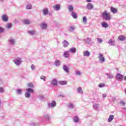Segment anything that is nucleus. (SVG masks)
Here are the masks:
<instances>
[{
  "mask_svg": "<svg viewBox=\"0 0 126 126\" xmlns=\"http://www.w3.org/2000/svg\"><path fill=\"white\" fill-rule=\"evenodd\" d=\"M102 17L103 19L108 21L109 20H111V16L110 15V13H108L107 10L104 11L101 13Z\"/></svg>",
  "mask_w": 126,
  "mask_h": 126,
  "instance_id": "obj_1",
  "label": "nucleus"
},
{
  "mask_svg": "<svg viewBox=\"0 0 126 126\" xmlns=\"http://www.w3.org/2000/svg\"><path fill=\"white\" fill-rule=\"evenodd\" d=\"M40 27L42 30H46L48 28V24L46 22H42L40 24Z\"/></svg>",
  "mask_w": 126,
  "mask_h": 126,
  "instance_id": "obj_2",
  "label": "nucleus"
},
{
  "mask_svg": "<svg viewBox=\"0 0 126 126\" xmlns=\"http://www.w3.org/2000/svg\"><path fill=\"white\" fill-rule=\"evenodd\" d=\"M8 42L9 45H11V46H14V45H15V40L12 37L9 38Z\"/></svg>",
  "mask_w": 126,
  "mask_h": 126,
  "instance_id": "obj_3",
  "label": "nucleus"
},
{
  "mask_svg": "<svg viewBox=\"0 0 126 126\" xmlns=\"http://www.w3.org/2000/svg\"><path fill=\"white\" fill-rule=\"evenodd\" d=\"M98 58L102 63L106 61V60L105 59V58L104 57V55H103V54H99Z\"/></svg>",
  "mask_w": 126,
  "mask_h": 126,
  "instance_id": "obj_4",
  "label": "nucleus"
},
{
  "mask_svg": "<svg viewBox=\"0 0 126 126\" xmlns=\"http://www.w3.org/2000/svg\"><path fill=\"white\" fill-rule=\"evenodd\" d=\"M1 19L4 22H7L8 21V17L6 14H3L1 16Z\"/></svg>",
  "mask_w": 126,
  "mask_h": 126,
  "instance_id": "obj_5",
  "label": "nucleus"
},
{
  "mask_svg": "<svg viewBox=\"0 0 126 126\" xmlns=\"http://www.w3.org/2000/svg\"><path fill=\"white\" fill-rule=\"evenodd\" d=\"M22 58L18 57L16 58V65L19 66L22 63Z\"/></svg>",
  "mask_w": 126,
  "mask_h": 126,
  "instance_id": "obj_6",
  "label": "nucleus"
},
{
  "mask_svg": "<svg viewBox=\"0 0 126 126\" xmlns=\"http://www.w3.org/2000/svg\"><path fill=\"white\" fill-rule=\"evenodd\" d=\"M56 105H57V103H56V101H55V100H53L51 103L48 104V108H55Z\"/></svg>",
  "mask_w": 126,
  "mask_h": 126,
  "instance_id": "obj_7",
  "label": "nucleus"
},
{
  "mask_svg": "<svg viewBox=\"0 0 126 126\" xmlns=\"http://www.w3.org/2000/svg\"><path fill=\"white\" fill-rule=\"evenodd\" d=\"M53 8L54 10L58 11V10H60V9H61V5H60L59 4L55 5L53 6Z\"/></svg>",
  "mask_w": 126,
  "mask_h": 126,
  "instance_id": "obj_8",
  "label": "nucleus"
},
{
  "mask_svg": "<svg viewBox=\"0 0 126 126\" xmlns=\"http://www.w3.org/2000/svg\"><path fill=\"white\" fill-rule=\"evenodd\" d=\"M124 77V76H123L122 74L119 73L116 76V78L119 81H122L123 80V78Z\"/></svg>",
  "mask_w": 126,
  "mask_h": 126,
  "instance_id": "obj_9",
  "label": "nucleus"
},
{
  "mask_svg": "<svg viewBox=\"0 0 126 126\" xmlns=\"http://www.w3.org/2000/svg\"><path fill=\"white\" fill-rule=\"evenodd\" d=\"M63 69L66 73H69V68L66 65H63Z\"/></svg>",
  "mask_w": 126,
  "mask_h": 126,
  "instance_id": "obj_10",
  "label": "nucleus"
},
{
  "mask_svg": "<svg viewBox=\"0 0 126 126\" xmlns=\"http://www.w3.org/2000/svg\"><path fill=\"white\" fill-rule=\"evenodd\" d=\"M94 7V6L91 3H89L87 5V8L89 10H91L93 9Z\"/></svg>",
  "mask_w": 126,
  "mask_h": 126,
  "instance_id": "obj_11",
  "label": "nucleus"
},
{
  "mask_svg": "<svg viewBox=\"0 0 126 126\" xmlns=\"http://www.w3.org/2000/svg\"><path fill=\"white\" fill-rule=\"evenodd\" d=\"M51 85H52L53 86H57L58 85V81L56 79H53L51 81Z\"/></svg>",
  "mask_w": 126,
  "mask_h": 126,
  "instance_id": "obj_12",
  "label": "nucleus"
},
{
  "mask_svg": "<svg viewBox=\"0 0 126 126\" xmlns=\"http://www.w3.org/2000/svg\"><path fill=\"white\" fill-rule=\"evenodd\" d=\"M84 57H89L90 56V52L85 50L83 53Z\"/></svg>",
  "mask_w": 126,
  "mask_h": 126,
  "instance_id": "obj_13",
  "label": "nucleus"
},
{
  "mask_svg": "<svg viewBox=\"0 0 126 126\" xmlns=\"http://www.w3.org/2000/svg\"><path fill=\"white\" fill-rule=\"evenodd\" d=\"M69 52L72 53V54H75L76 53V48L75 47H72L70 48Z\"/></svg>",
  "mask_w": 126,
  "mask_h": 126,
  "instance_id": "obj_14",
  "label": "nucleus"
},
{
  "mask_svg": "<svg viewBox=\"0 0 126 126\" xmlns=\"http://www.w3.org/2000/svg\"><path fill=\"white\" fill-rule=\"evenodd\" d=\"M63 57L65 58H69V51H65L63 53Z\"/></svg>",
  "mask_w": 126,
  "mask_h": 126,
  "instance_id": "obj_15",
  "label": "nucleus"
},
{
  "mask_svg": "<svg viewBox=\"0 0 126 126\" xmlns=\"http://www.w3.org/2000/svg\"><path fill=\"white\" fill-rule=\"evenodd\" d=\"M42 13L44 16L48 15V13H49V10L48 8L43 9Z\"/></svg>",
  "mask_w": 126,
  "mask_h": 126,
  "instance_id": "obj_16",
  "label": "nucleus"
},
{
  "mask_svg": "<svg viewBox=\"0 0 126 126\" xmlns=\"http://www.w3.org/2000/svg\"><path fill=\"white\" fill-rule=\"evenodd\" d=\"M84 41L86 43V44H88L89 45L91 44L92 40L91 38L88 37L87 39H84Z\"/></svg>",
  "mask_w": 126,
  "mask_h": 126,
  "instance_id": "obj_17",
  "label": "nucleus"
},
{
  "mask_svg": "<svg viewBox=\"0 0 126 126\" xmlns=\"http://www.w3.org/2000/svg\"><path fill=\"white\" fill-rule=\"evenodd\" d=\"M54 64L57 67L60 66L61 65V62L59 60H56L54 63Z\"/></svg>",
  "mask_w": 126,
  "mask_h": 126,
  "instance_id": "obj_18",
  "label": "nucleus"
},
{
  "mask_svg": "<svg viewBox=\"0 0 126 126\" xmlns=\"http://www.w3.org/2000/svg\"><path fill=\"white\" fill-rule=\"evenodd\" d=\"M63 46L64 48H66L67 47H68V45H69V43L66 40H64L63 42Z\"/></svg>",
  "mask_w": 126,
  "mask_h": 126,
  "instance_id": "obj_19",
  "label": "nucleus"
},
{
  "mask_svg": "<svg viewBox=\"0 0 126 126\" xmlns=\"http://www.w3.org/2000/svg\"><path fill=\"white\" fill-rule=\"evenodd\" d=\"M118 39L120 41H125L126 39V37L125 36V35H121L118 37Z\"/></svg>",
  "mask_w": 126,
  "mask_h": 126,
  "instance_id": "obj_20",
  "label": "nucleus"
},
{
  "mask_svg": "<svg viewBox=\"0 0 126 126\" xmlns=\"http://www.w3.org/2000/svg\"><path fill=\"white\" fill-rule=\"evenodd\" d=\"M111 11L112 13H117V12H118V8H115L114 7H111Z\"/></svg>",
  "mask_w": 126,
  "mask_h": 126,
  "instance_id": "obj_21",
  "label": "nucleus"
},
{
  "mask_svg": "<svg viewBox=\"0 0 126 126\" xmlns=\"http://www.w3.org/2000/svg\"><path fill=\"white\" fill-rule=\"evenodd\" d=\"M93 108L95 111H99V104H94L93 105Z\"/></svg>",
  "mask_w": 126,
  "mask_h": 126,
  "instance_id": "obj_22",
  "label": "nucleus"
},
{
  "mask_svg": "<svg viewBox=\"0 0 126 126\" xmlns=\"http://www.w3.org/2000/svg\"><path fill=\"white\" fill-rule=\"evenodd\" d=\"M79 121V118L77 116H74L73 118V122L74 123H75L76 124L77 123H78V121Z\"/></svg>",
  "mask_w": 126,
  "mask_h": 126,
  "instance_id": "obj_23",
  "label": "nucleus"
},
{
  "mask_svg": "<svg viewBox=\"0 0 126 126\" xmlns=\"http://www.w3.org/2000/svg\"><path fill=\"white\" fill-rule=\"evenodd\" d=\"M101 25L102 27H104V28H108V27H109V25L107 23L104 22L101 23Z\"/></svg>",
  "mask_w": 126,
  "mask_h": 126,
  "instance_id": "obj_24",
  "label": "nucleus"
},
{
  "mask_svg": "<svg viewBox=\"0 0 126 126\" xmlns=\"http://www.w3.org/2000/svg\"><path fill=\"white\" fill-rule=\"evenodd\" d=\"M26 9H32V4L29 3L26 5Z\"/></svg>",
  "mask_w": 126,
  "mask_h": 126,
  "instance_id": "obj_25",
  "label": "nucleus"
},
{
  "mask_svg": "<svg viewBox=\"0 0 126 126\" xmlns=\"http://www.w3.org/2000/svg\"><path fill=\"white\" fill-rule=\"evenodd\" d=\"M68 9L69 12H73V6L72 5H70L68 6Z\"/></svg>",
  "mask_w": 126,
  "mask_h": 126,
  "instance_id": "obj_26",
  "label": "nucleus"
},
{
  "mask_svg": "<svg viewBox=\"0 0 126 126\" xmlns=\"http://www.w3.org/2000/svg\"><path fill=\"white\" fill-rule=\"evenodd\" d=\"M108 43L110 46H115V41L114 40L110 39L108 41Z\"/></svg>",
  "mask_w": 126,
  "mask_h": 126,
  "instance_id": "obj_27",
  "label": "nucleus"
},
{
  "mask_svg": "<svg viewBox=\"0 0 126 126\" xmlns=\"http://www.w3.org/2000/svg\"><path fill=\"white\" fill-rule=\"evenodd\" d=\"M113 120H114V115H110L108 119L109 123H111V122H112L113 121Z\"/></svg>",
  "mask_w": 126,
  "mask_h": 126,
  "instance_id": "obj_28",
  "label": "nucleus"
},
{
  "mask_svg": "<svg viewBox=\"0 0 126 126\" xmlns=\"http://www.w3.org/2000/svg\"><path fill=\"white\" fill-rule=\"evenodd\" d=\"M78 93L80 94H83V91L82 90V88L81 87H79L77 89Z\"/></svg>",
  "mask_w": 126,
  "mask_h": 126,
  "instance_id": "obj_29",
  "label": "nucleus"
},
{
  "mask_svg": "<svg viewBox=\"0 0 126 126\" xmlns=\"http://www.w3.org/2000/svg\"><path fill=\"white\" fill-rule=\"evenodd\" d=\"M71 15L74 19H76V18H77V15H76V13H74V12L71 13Z\"/></svg>",
  "mask_w": 126,
  "mask_h": 126,
  "instance_id": "obj_30",
  "label": "nucleus"
},
{
  "mask_svg": "<svg viewBox=\"0 0 126 126\" xmlns=\"http://www.w3.org/2000/svg\"><path fill=\"white\" fill-rule=\"evenodd\" d=\"M44 118L45 120H46L47 121H50V120H51V117L48 114L44 115Z\"/></svg>",
  "mask_w": 126,
  "mask_h": 126,
  "instance_id": "obj_31",
  "label": "nucleus"
},
{
  "mask_svg": "<svg viewBox=\"0 0 126 126\" xmlns=\"http://www.w3.org/2000/svg\"><path fill=\"white\" fill-rule=\"evenodd\" d=\"M25 96L26 97V98H30V97H31V94L28 92H26L25 93Z\"/></svg>",
  "mask_w": 126,
  "mask_h": 126,
  "instance_id": "obj_32",
  "label": "nucleus"
},
{
  "mask_svg": "<svg viewBox=\"0 0 126 126\" xmlns=\"http://www.w3.org/2000/svg\"><path fill=\"white\" fill-rule=\"evenodd\" d=\"M106 75L108 77V78H109V79L114 78V75L113 74H111L110 73H107Z\"/></svg>",
  "mask_w": 126,
  "mask_h": 126,
  "instance_id": "obj_33",
  "label": "nucleus"
},
{
  "mask_svg": "<svg viewBox=\"0 0 126 126\" xmlns=\"http://www.w3.org/2000/svg\"><path fill=\"white\" fill-rule=\"evenodd\" d=\"M26 91H27V92L28 93H34V90H33L31 88H28L26 90Z\"/></svg>",
  "mask_w": 126,
  "mask_h": 126,
  "instance_id": "obj_34",
  "label": "nucleus"
},
{
  "mask_svg": "<svg viewBox=\"0 0 126 126\" xmlns=\"http://www.w3.org/2000/svg\"><path fill=\"white\" fill-rule=\"evenodd\" d=\"M60 85H66V81H61L59 82Z\"/></svg>",
  "mask_w": 126,
  "mask_h": 126,
  "instance_id": "obj_35",
  "label": "nucleus"
},
{
  "mask_svg": "<svg viewBox=\"0 0 126 126\" xmlns=\"http://www.w3.org/2000/svg\"><path fill=\"white\" fill-rule=\"evenodd\" d=\"M24 23L27 25H29V24H30V21L29 20H24Z\"/></svg>",
  "mask_w": 126,
  "mask_h": 126,
  "instance_id": "obj_36",
  "label": "nucleus"
},
{
  "mask_svg": "<svg viewBox=\"0 0 126 126\" xmlns=\"http://www.w3.org/2000/svg\"><path fill=\"white\" fill-rule=\"evenodd\" d=\"M83 22L84 24H86L87 23V18H86V17H83Z\"/></svg>",
  "mask_w": 126,
  "mask_h": 126,
  "instance_id": "obj_37",
  "label": "nucleus"
},
{
  "mask_svg": "<svg viewBox=\"0 0 126 126\" xmlns=\"http://www.w3.org/2000/svg\"><path fill=\"white\" fill-rule=\"evenodd\" d=\"M75 74L76 75H79V76L81 75V72L79 70L75 71Z\"/></svg>",
  "mask_w": 126,
  "mask_h": 126,
  "instance_id": "obj_38",
  "label": "nucleus"
},
{
  "mask_svg": "<svg viewBox=\"0 0 126 126\" xmlns=\"http://www.w3.org/2000/svg\"><path fill=\"white\" fill-rule=\"evenodd\" d=\"M69 108L70 109H73V108H74V105H73V104L70 103L68 105Z\"/></svg>",
  "mask_w": 126,
  "mask_h": 126,
  "instance_id": "obj_39",
  "label": "nucleus"
},
{
  "mask_svg": "<svg viewBox=\"0 0 126 126\" xmlns=\"http://www.w3.org/2000/svg\"><path fill=\"white\" fill-rule=\"evenodd\" d=\"M97 41L99 44H101V43H103V40L100 37L97 38Z\"/></svg>",
  "mask_w": 126,
  "mask_h": 126,
  "instance_id": "obj_40",
  "label": "nucleus"
},
{
  "mask_svg": "<svg viewBox=\"0 0 126 126\" xmlns=\"http://www.w3.org/2000/svg\"><path fill=\"white\" fill-rule=\"evenodd\" d=\"M11 24L10 23H8L6 25V28H7V29H10V28H11Z\"/></svg>",
  "mask_w": 126,
  "mask_h": 126,
  "instance_id": "obj_41",
  "label": "nucleus"
},
{
  "mask_svg": "<svg viewBox=\"0 0 126 126\" xmlns=\"http://www.w3.org/2000/svg\"><path fill=\"white\" fill-rule=\"evenodd\" d=\"M22 93V90L21 89H17V94L20 95Z\"/></svg>",
  "mask_w": 126,
  "mask_h": 126,
  "instance_id": "obj_42",
  "label": "nucleus"
},
{
  "mask_svg": "<svg viewBox=\"0 0 126 126\" xmlns=\"http://www.w3.org/2000/svg\"><path fill=\"white\" fill-rule=\"evenodd\" d=\"M28 33L30 35H35V33L33 31H30L28 32Z\"/></svg>",
  "mask_w": 126,
  "mask_h": 126,
  "instance_id": "obj_43",
  "label": "nucleus"
},
{
  "mask_svg": "<svg viewBox=\"0 0 126 126\" xmlns=\"http://www.w3.org/2000/svg\"><path fill=\"white\" fill-rule=\"evenodd\" d=\"M28 87H31V88H34V85H33V84L30 83H29L28 85Z\"/></svg>",
  "mask_w": 126,
  "mask_h": 126,
  "instance_id": "obj_44",
  "label": "nucleus"
},
{
  "mask_svg": "<svg viewBox=\"0 0 126 126\" xmlns=\"http://www.w3.org/2000/svg\"><path fill=\"white\" fill-rule=\"evenodd\" d=\"M74 29H75L74 27H69V31H70L71 32H72V31H74Z\"/></svg>",
  "mask_w": 126,
  "mask_h": 126,
  "instance_id": "obj_45",
  "label": "nucleus"
},
{
  "mask_svg": "<svg viewBox=\"0 0 126 126\" xmlns=\"http://www.w3.org/2000/svg\"><path fill=\"white\" fill-rule=\"evenodd\" d=\"M4 32V29L0 27V34H1V33H3Z\"/></svg>",
  "mask_w": 126,
  "mask_h": 126,
  "instance_id": "obj_46",
  "label": "nucleus"
},
{
  "mask_svg": "<svg viewBox=\"0 0 126 126\" xmlns=\"http://www.w3.org/2000/svg\"><path fill=\"white\" fill-rule=\"evenodd\" d=\"M104 86H105V84L103 83H100L98 85V87L100 88H102V87H104Z\"/></svg>",
  "mask_w": 126,
  "mask_h": 126,
  "instance_id": "obj_47",
  "label": "nucleus"
},
{
  "mask_svg": "<svg viewBox=\"0 0 126 126\" xmlns=\"http://www.w3.org/2000/svg\"><path fill=\"white\" fill-rule=\"evenodd\" d=\"M120 105H121V106H125V105H126V102H125L124 101H121L120 102Z\"/></svg>",
  "mask_w": 126,
  "mask_h": 126,
  "instance_id": "obj_48",
  "label": "nucleus"
},
{
  "mask_svg": "<svg viewBox=\"0 0 126 126\" xmlns=\"http://www.w3.org/2000/svg\"><path fill=\"white\" fill-rule=\"evenodd\" d=\"M4 92V89L0 87V93H3Z\"/></svg>",
  "mask_w": 126,
  "mask_h": 126,
  "instance_id": "obj_49",
  "label": "nucleus"
},
{
  "mask_svg": "<svg viewBox=\"0 0 126 126\" xmlns=\"http://www.w3.org/2000/svg\"><path fill=\"white\" fill-rule=\"evenodd\" d=\"M40 79L44 80V81H46V77L45 76L41 77Z\"/></svg>",
  "mask_w": 126,
  "mask_h": 126,
  "instance_id": "obj_50",
  "label": "nucleus"
},
{
  "mask_svg": "<svg viewBox=\"0 0 126 126\" xmlns=\"http://www.w3.org/2000/svg\"><path fill=\"white\" fill-rule=\"evenodd\" d=\"M39 98L40 100H43V99H44V96H43V95H39Z\"/></svg>",
  "mask_w": 126,
  "mask_h": 126,
  "instance_id": "obj_51",
  "label": "nucleus"
},
{
  "mask_svg": "<svg viewBox=\"0 0 126 126\" xmlns=\"http://www.w3.org/2000/svg\"><path fill=\"white\" fill-rule=\"evenodd\" d=\"M31 68L32 70H34V69H35V65H34L33 64H32L31 65Z\"/></svg>",
  "mask_w": 126,
  "mask_h": 126,
  "instance_id": "obj_52",
  "label": "nucleus"
},
{
  "mask_svg": "<svg viewBox=\"0 0 126 126\" xmlns=\"http://www.w3.org/2000/svg\"><path fill=\"white\" fill-rule=\"evenodd\" d=\"M102 97H103V98H106V97H107V94H102Z\"/></svg>",
  "mask_w": 126,
  "mask_h": 126,
  "instance_id": "obj_53",
  "label": "nucleus"
},
{
  "mask_svg": "<svg viewBox=\"0 0 126 126\" xmlns=\"http://www.w3.org/2000/svg\"><path fill=\"white\" fill-rule=\"evenodd\" d=\"M86 1L87 2H91V1H92V0H87Z\"/></svg>",
  "mask_w": 126,
  "mask_h": 126,
  "instance_id": "obj_54",
  "label": "nucleus"
},
{
  "mask_svg": "<svg viewBox=\"0 0 126 126\" xmlns=\"http://www.w3.org/2000/svg\"><path fill=\"white\" fill-rule=\"evenodd\" d=\"M13 62H14V63H15V64H16V60H14Z\"/></svg>",
  "mask_w": 126,
  "mask_h": 126,
  "instance_id": "obj_55",
  "label": "nucleus"
},
{
  "mask_svg": "<svg viewBox=\"0 0 126 126\" xmlns=\"http://www.w3.org/2000/svg\"><path fill=\"white\" fill-rule=\"evenodd\" d=\"M124 80H126V76L125 77Z\"/></svg>",
  "mask_w": 126,
  "mask_h": 126,
  "instance_id": "obj_56",
  "label": "nucleus"
},
{
  "mask_svg": "<svg viewBox=\"0 0 126 126\" xmlns=\"http://www.w3.org/2000/svg\"><path fill=\"white\" fill-rule=\"evenodd\" d=\"M71 1H72V0H70Z\"/></svg>",
  "mask_w": 126,
  "mask_h": 126,
  "instance_id": "obj_57",
  "label": "nucleus"
}]
</instances>
